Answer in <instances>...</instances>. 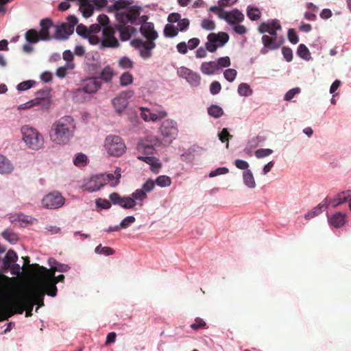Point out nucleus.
<instances>
[{"instance_id": "f257e3e1", "label": "nucleus", "mask_w": 351, "mask_h": 351, "mask_svg": "<svg viewBox=\"0 0 351 351\" xmlns=\"http://www.w3.org/2000/svg\"><path fill=\"white\" fill-rule=\"evenodd\" d=\"M113 3L107 7L108 13H114L117 24L135 26L137 5H132V0H109Z\"/></svg>"}, {"instance_id": "f03ea898", "label": "nucleus", "mask_w": 351, "mask_h": 351, "mask_svg": "<svg viewBox=\"0 0 351 351\" xmlns=\"http://www.w3.org/2000/svg\"><path fill=\"white\" fill-rule=\"evenodd\" d=\"M75 129L74 119L71 116H64L51 125L49 131L51 140L58 145H65L73 136Z\"/></svg>"}, {"instance_id": "7ed1b4c3", "label": "nucleus", "mask_w": 351, "mask_h": 351, "mask_svg": "<svg viewBox=\"0 0 351 351\" xmlns=\"http://www.w3.org/2000/svg\"><path fill=\"white\" fill-rule=\"evenodd\" d=\"M42 268L46 273L40 280V287L38 288L40 291H43L44 294L46 293L47 295L54 298L58 293L57 283L58 282H64L65 276L63 274L56 276L55 274L49 272L48 269L43 267Z\"/></svg>"}, {"instance_id": "20e7f679", "label": "nucleus", "mask_w": 351, "mask_h": 351, "mask_svg": "<svg viewBox=\"0 0 351 351\" xmlns=\"http://www.w3.org/2000/svg\"><path fill=\"white\" fill-rule=\"evenodd\" d=\"M51 88L38 90L35 93V98L19 106L18 109L25 110L35 106H40L42 110H48L52 104Z\"/></svg>"}, {"instance_id": "39448f33", "label": "nucleus", "mask_w": 351, "mask_h": 351, "mask_svg": "<svg viewBox=\"0 0 351 351\" xmlns=\"http://www.w3.org/2000/svg\"><path fill=\"white\" fill-rule=\"evenodd\" d=\"M21 133L23 134L22 140L29 148L37 150L43 145V137L34 128L24 125L21 128Z\"/></svg>"}, {"instance_id": "423d86ee", "label": "nucleus", "mask_w": 351, "mask_h": 351, "mask_svg": "<svg viewBox=\"0 0 351 351\" xmlns=\"http://www.w3.org/2000/svg\"><path fill=\"white\" fill-rule=\"evenodd\" d=\"M24 300L29 303V307L26 311L25 316L30 317L32 315V311L34 303L38 305L36 308V312L38 311L40 307L44 306L45 294L43 291H40L38 287L33 290L25 291L23 295Z\"/></svg>"}, {"instance_id": "0eeeda50", "label": "nucleus", "mask_w": 351, "mask_h": 351, "mask_svg": "<svg viewBox=\"0 0 351 351\" xmlns=\"http://www.w3.org/2000/svg\"><path fill=\"white\" fill-rule=\"evenodd\" d=\"M230 36L227 32L210 33L207 36L206 47L210 53H215L217 49L224 47L228 42Z\"/></svg>"}, {"instance_id": "6e6552de", "label": "nucleus", "mask_w": 351, "mask_h": 351, "mask_svg": "<svg viewBox=\"0 0 351 351\" xmlns=\"http://www.w3.org/2000/svg\"><path fill=\"white\" fill-rule=\"evenodd\" d=\"M105 146L109 155L120 156L125 153L126 146L124 141L119 136H108L105 140Z\"/></svg>"}, {"instance_id": "1a4fd4ad", "label": "nucleus", "mask_w": 351, "mask_h": 351, "mask_svg": "<svg viewBox=\"0 0 351 351\" xmlns=\"http://www.w3.org/2000/svg\"><path fill=\"white\" fill-rule=\"evenodd\" d=\"M161 144L160 140L156 136H149L144 140H141L136 145V150L141 154L138 156H154L155 147H159Z\"/></svg>"}, {"instance_id": "9d476101", "label": "nucleus", "mask_w": 351, "mask_h": 351, "mask_svg": "<svg viewBox=\"0 0 351 351\" xmlns=\"http://www.w3.org/2000/svg\"><path fill=\"white\" fill-rule=\"evenodd\" d=\"M159 130L163 140L168 144L176 139L178 134L177 123L173 119L164 120Z\"/></svg>"}, {"instance_id": "9b49d317", "label": "nucleus", "mask_w": 351, "mask_h": 351, "mask_svg": "<svg viewBox=\"0 0 351 351\" xmlns=\"http://www.w3.org/2000/svg\"><path fill=\"white\" fill-rule=\"evenodd\" d=\"M64 197L56 191L47 194L42 199V204L47 209L60 208L64 206Z\"/></svg>"}, {"instance_id": "f8f14e48", "label": "nucleus", "mask_w": 351, "mask_h": 351, "mask_svg": "<svg viewBox=\"0 0 351 351\" xmlns=\"http://www.w3.org/2000/svg\"><path fill=\"white\" fill-rule=\"evenodd\" d=\"M109 38L106 40H101L97 36L93 35L89 32L87 37L85 39L88 40V42L91 45H99L100 49H104L105 48H116L119 45L118 40L114 37V32L110 34Z\"/></svg>"}, {"instance_id": "ddd939ff", "label": "nucleus", "mask_w": 351, "mask_h": 351, "mask_svg": "<svg viewBox=\"0 0 351 351\" xmlns=\"http://www.w3.org/2000/svg\"><path fill=\"white\" fill-rule=\"evenodd\" d=\"M108 198L113 203V206H119L124 209H132L138 204V203L134 202L130 195L121 196L117 192L111 193L109 195ZM142 205L143 204L141 202L139 203L140 206Z\"/></svg>"}, {"instance_id": "4468645a", "label": "nucleus", "mask_w": 351, "mask_h": 351, "mask_svg": "<svg viewBox=\"0 0 351 351\" xmlns=\"http://www.w3.org/2000/svg\"><path fill=\"white\" fill-rule=\"evenodd\" d=\"M134 94V92L132 90H124L112 99V105L118 114H121L126 108L128 105V99L131 98Z\"/></svg>"}, {"instance_id": "2eb2a0df", "label": "nucleus", "mask_w": 351, "mask_h": 351, "mask_svg": "<svg viewBox=\"0 0 351 351\" xmlns=\"http://www.w3.org/2000/svg\"><path fill=\"white\" fill-rule=\"evenodd\" d=\"M86 69L93 75L99 74L101 69V60L99 53L97 51L89 52L86 55Z\"/></svg>"}, {"instance_id": "dca6fc26", "label": "nucleus", "mask_w": 351, "mask_h": 351, "mask_svg": "<svg viewBox=\"0 0 351 351\" xmlns=\"http://www.w3.org/2000/svg\"><path fill=\"white\" fill-rule=\"evenodd\" d=\"M53 21L50 18H45L40 20V29L39 31V36L38 39L32 41L27 40L29 44H36L39 40L41 41H49L52 39V36L50 35L49 30L51 27H54Z\"/></svg>"}, {"instance_id": "f3484780", "label": "nucleus", "mask_w": 351, "mask_h": 351, "mask_svg": "<svg viewBox=\"0 0 351 351\" xmlns=\"http://www.w3.org/2000/svg\"><path fill=\"white\" fill-rule=\"evenodd\" d=\"M101 86L99 78L95 77H88L84 81L82 87L76 89L75 95H80L82 93L94 94Z\"/></svg>"}, {"instance_id": "a211bd4d", "label": "nucleus", "mask_w": 351, "mask_h": 351, "mask_svg": "<svg viewBox=\"0 0 351 351\" xmlns=\"http://www.w3.org/2000/svg\"><path fill=\"white\" fill-rule=\"evenodd\" d=\"M104 179L101 176V174L93 175L84 181L82 187L88 193L97 192L104 186Z\"/></svg>"}, {"instance_id": "6ab92c4d", "label": "nucleus", "mask_w": 351, "mask_h": 351, "mask_svg": "<svg viewBox=\"0 0 351 351\" xmlns=\"http://www.w3.org/2000/svg\"><path fill=\"white\" fill-rule=\"evenodd\" d=\"M261 43L263 45L260 50L261 55H266L269 51L277 50L284 44L282 43V40H274V38H272L267 34L262 36Z\"/></svg>"}, {"instance_id": "aec40b11", "label": "nucleus", "mask_w": 351, "mask_h": 351, "mask_svg": "<svg viewBox=\"0 0 351 351\" xmlns=\"http://www.w3.org/2000/svg\"><path fill=\"white\" fill-rule=\"evenodd\" d=\"M327 221L331 228H341L346 223V214L336 212L332 215L326 214Z\"/></svg>"}, {"instance_id": "412c9836", "label": "nucleus", "mask_w": 351, "mask_h": 351, "mask_svg": "<svg viewBox=\"0 0 351 351\" xmlns=\"http://www.w3.org/2000/svg\"><path fill=\"white\" fill-rule=\"evenodd\" d=\"M54 28L55 34L52 36V38L57 40H66L73 34V30L69 28L64 23L55 25Z\"/></svg>"}, {"instance_id": "4be33fe9", "label": "nucleus", "mask_w": 351, "mask_h": 351, "mask_svg": "<svg viewBox=\"0 0 351 351\" xmlns=\"http://www.w3.org/2000/svg\"><path fill=\"white\" fill-rule=\"evenodd\" d=\"M101 176L104 179V186L108 182L111 187H116L120 182V178L121 177V168L117 167L114 173H100Z\"/></svg>"}, {"instance_id": "5701e85b", "label": "nucleus", "mask_w": 351, "mask_h": 351, "mask_svg": "<svg viewBox=\"0 0 351 351\" xmlns=\"http://www.w3.org/2000/svg\"><path fill=\"white\" fill-rule=\"evenodd\" d=\"M141 116L145 121H156L165 118L167 116V112L165 110L158 111L157 112H152L149 109L141 107Z\"/></svg>"}, {"instance_id": "b1692460", "label": "nucleus", "mask_w": 351, "mask_h": 351, "mask_svg": "<svg viewBox=\"0 0 351 351\" xmlns=\"http://www.w3.org/2000/svg\"><path fill=\"white\" fill-rule=\"evenodd\" d=\"M114 28L119 32L120 40L121 41H127L130 39L131 36L135 34L138 29L135 27L131 25L124 26L114 25Z\"/></svg>"}, {"instance_id": "393cba45", "label": "nucleus", "mask_w": 351, "mask_h": 351, "mask_svg": "<svg viewBox=\"0 0 351 351\" xmlns=\"http://www.w3.org/2000/svg\"><path fill=\"white\" fill-rule=\"evenodd\" d=\"M139 32L147 40H155L158 37V34L155 30L153 23L141 24V26L139 27Z\"/></svg>"}, {"instance_id": "a878e982", "label": "nucleus", "mask_w": 351, "mask_h": 351, "mask_svg": "<svg viewBox=\"0 0 351 351\" xmlns=\"http://www.w3.org/2000/svg\"><path fill=\"white\" fill-rule=\"evenodd\" d=\"M136 158L149 165L150 171L154 173H158L162 166V163L159 161V159L155 156H137Z\"/></svg>"}, {"instance_id": "bb28decb", "label": "nucleus", "mask_w": 351, "mask_h": 351, "mask_svg": "<svg viewBox=\"0 0 351 351\" xmlns=\"http://www.w3.org/2000/svg\"><path fill=\"white\" fill-rule=\"evenodd\" d=\"M351 190H346L338 193L334 197L329 198V205L333 208H337L346 203L349 198H350Z\"/></svg>"}, {"instance_id": "cd10ccee", "label": "nucleus", "mask_w": 351, "mask_h": 351, "mask_svg": "<svg viewBox=\"0 0 351 351\" xmlns=\"http://www.w3.org/2000/svg\"><path fill=\"white\" fill-rule=\"evenodd\" d=\"M282 29V26L278 19H269L266 21L261 23L258 27V31L260 34H265L267 32L273 29Z\"/></svg>"}, {"instance_id": "c85d7f7f", "label": "nucleus", "mask_w": 351, "mask_h": 351, "mask_svg": "<svg viewBox=\"0 0 351 351\" xmlns=\"http://www.w3.org/2000/svg\"><path fill=\"white\" fill-rule=\"evenodd\" d=\"M225 18L223 19L229 25L239 23L244 20V14L237 8H234L230 11H226Z\"/></svg>"}, {"instance_id": "c756f323", "label": "nucleus", "mask_w": 351, "mask_h": 351, "mask_svg": "<svg viewBox=\"0 0 351 351\" xmlns=\"http://www.w3.org/2000/svg\"><path fill=\"white\" fill-rule=\"evenodd\" d=\"M77 3L79 5V10L84 18L88 19L93 14L94 7L92 0H77Z\"/></svg>"}, {"instance_id": "7c9ffc66", "label": "nucleus", "mask_w": 351, "mask_h": 351, "mask_svg": "<svg viewBox=\"0 0 351 351\" xmlns=\"http://www.w3.org/2000/svg\"><path fill=\"white\" fill-rule=\"evenodd\" d=\"M329 206V198L326 197L317 206L314 207L311 210L304 215V218L307 220L311 219L315 217L320 215L324 210H326Z\"/></svg>"}, {"instance_id": "2f4dec72", "label": "nucleus", "mask_w": 351, "mask_h": 351, "mask_svg": "<svg viewBox=\"0 0 351 351\" xmlns=\"http://www.w3.org/2000/svg\"><path fill=\"white\" fill-rule=\"evenodd\" d=\"M47 263L51 269L60 273H66L71 269L68 264L60 263L54 258H49Z\"/></svg>"}, {"instance_id": "473e14b6", "label": "nucleus", "mask_w": 351, "mask_h": 351, "mask_svg": "<svg viewBox=\"0 0 351 351\" xmlns=\"http://www.w3.org/2000/svg\"><path fill=\"white\" fill-rule=\"evenodd\" d=\"M14 170L12 162L5 156L0 154V173L9 174Z\"/></svg>"}, {"instance_id": "72a5a7b5", "label": "nucleus", "mask_w": 351, "mask_h": 351, "mask_svg": "<svg viewBox=\"0 0 351 351\" xmlns=\"http://www.w3.org/2000/svg\"><path fill=\"white\" fill-rule=\"evenodd\" d=\"M200 71L204 75H213L218 69L215 61H208L201 64Z\"/></svg>"}, {"instance_id": "f704fd0d", "label": "nucleus", "mask_w": 351, "mask_h": 351, "mask_svg": "<svg viewBox=\"0 0 351 351\" xmlns=\"http://www.w3.org/2000/svg\"><path fill=\"white\" fill-rule=\"evenodd\" d=\"M97 21L99 27H97L96 29H93L95 32H98L100 30L101 27H103V33H106L107 30L110 29L112 28V25L110 23V19L106 14H101L97 16Z\"/></svg>"}, {"instance_id": "c9c22d12", "label": "nucleus", "mask_w": 351, "mask_h": 351, "mask_svg": "<svg viewBox=\"0 0 351 351\" xmlns=\"http://www.w3.org/2000/svg\"><path fill=\"white\" fill-rule=\"evenodd\" d=\"M99 73V76L96 77L99 78V81L103 80L106 83L110 82L114 75V71L110 65H106L104 69H101Z\"/></svg>"}, {"instance_id": "e433bc0d", "label": "nucleus", "mask_w": 351, "mask_h": 351, "mask_svg": "<svg viewBox=\"0 0 351 351\" xmlns=\"http://www.w3.org/2000/svg\"><path fill=\"white\" fill-rule=\"evenodd\" d=\"M243 182L248 189H253L256 187V182L251 170H245L242 173Z\"/></svg>"}, {"instance_id": "4c0bfd02", "label": "nucleus", "mask_w": 351, "mask_h": 351, "mask_svg": "<svg viewBox=\"0 0 351 351\" xmlns=\"http://www.w3.org/2000/svg\"><path fill=\"white\" fill-rule=\"evenodd\" d=\"M1 237L11 245H15L19 240L18 234L10 228H6L1 232Z\"/></svg>"}, {"instance_id": "58836bf2", "label": "nucleus", "mask_w": 351, "mask_h": 351, "mask_svg": "<svg viewBox=\"0 0 351 351\" xmlns=\"http://www.w3.org/2000/svg\"><path fill=\"white\" fill-rule=\"evenodd\" d=\"M246 14L249 19L252 21H258L261 17V12L260 9L252 5H249L247 7Z\"/></svg>"}, {"instance_id": "ea45409f", "label": "nucleus", "mask_w": 351, "mask_h": 351, "mask_svg": "<svg viewBox=\"0 0 351 351\" xmlns=\"http://www.w3.org/2000/svg\"><path fill=\"white\" fill-rule=\"evenodd\" d=\"M95 205L97 211H100L110 209L113 205V203L110 199H107L106 198L99 197L95 199Z\"/></svg>"}, {"instance_id": "a19ab883", "label": "nucleus", "mask_w": 351, "mask_h": 351, "mask_svg": "<svg viewBox=\"0 0 351 351\" xmlns=\"http://www.w3.org/2000/svg\"><path fill=\"white\" fill-rule=\"evenodd\" d=\"M296 54L300 58L309 61L312 59L309 49L304 44H300L298 47Z\"/></svg>"}, {"instance_id": "79ce46f5", "label": "nucleus", "mask_w": 351, "mask_h": 351, "mask_svg": "<svg viewBox=\"0 0 351 351\" xmlns=\"http://www.w3.org/2000/svg\"><path fill=\"white\" fill-rule=\"evenodd\" d=\"M207 112L209 116L215 119L220 118L224 113L223 108L217 104H211L208 106Z\"/></svg>"}, {"instance_id": "37998d69", "label": "nucleus", "mask_w": 351, "mask_h": 351, "mask_svg": "<svg viewBox=\"0 0 351 351\" xmlns=\"http://www.w3.org/2000/svg\"><path fill=\"white\" fill-rule=\"evenodd\" d=\"M186 81L190 84L192 87H197L199 86L201 82V76L200 75L195 71H191V73H189V76L186 79Z\"/></svg>"}, {"instance_id": "c03bdc74", "label": "nucleus", "mask_w": 351, "mask_h": 351, "mask_svg": "<svg viewBox=\"0 0 351 351\" xmlns=\"http://www.w3.org/2000/svg\"><path fill=\"white\" fill-rule=\"evenodd\" d=\"M238 95L241 97H249L253 94V90L247 83L242 82L238 86Z\"/></svg>"}, {"instance_id": "a18cd8bd", "label": "nucleus", "mask_w": 351, "mask_h": 351, "mask_svg": "<svg viewBox=\"0 0 351 351\" xmlns=\"http://www.w3.org/2000/svg\"><path fill=\"white\" fill-rule=\"evenodd\" d=\"M178 27L172 24H166L163 29L164 36L167 38H173L178 34Z\"/></svg>"}, {"instance_id": "49530a36", "label": "nucleus", "mask_w": 351, "mask_h": 351, "mask_svg": "<svg viewBox=\"0 0 351 351\" xmlns=\"http://www.w3.org/2000/svg\"><path fill=\"white\" fill-rule=\"evenodd\" d=\"M154 181L155 185H157L161 188L169 186L171 184V178L166 175L159 176Z\"/></svg>"}, {"instance_id": "de8ad7c7", "label": "nucleus", "mask_w": 351, "mask_h": 351, "mask_svg": "<svg viewBox=\"0 0 351 351\" xmlns=\"http://www.w3.org/2000/svg\"><path fill=\"white\" fill-rule=\"evenodd\" d=\"M95 253L108 256L113 255L115 253V250L110 247L102 246L101 244H99L95 249Z\"/></svg>"}, {"instance_id": "09e8293b", "label": "nucleus", "mask_w": 351, "mask_h": 351, "mask_svg": "<svg viewBox=\"0 0 351 351\" xmlns=\"http://www.w3.org/2000/svg\"><path fill=\"white\" fill-rule=\"evenodd\" d=\"M88 163V157L83 153L76 154L73 158V164L78 167H85Z\"/></svg>"}, {"instance_id": "8fccbe9b", "label": "nucleus", "mask_w": 351, "mask_h": 351, "mask_svg": "<svg viewBox=\"0 0 351 351\" xmlns=\"http://www.w3.org/2000/svg\"><path fill=\"white\" fill-rule=\"evenodd\" d=\"M134 77L128 71L123 73L119 77V82L121 86H127L132 84Z\"/></svg>"}, {"instance_id": "3c124183", "label": "nucleus", "mask_w": 351, "mask_h": 351, "mask_svg": "<svg viewBox=\"0 0 351 351\" xmlns=\"http://www.w3.org/2000/svg\"><path fill=\"white\" fill-rule=\"evenodd\" d=\"M218 71L223 68H228L231 65V60L229 56L220 57L215 60Z\"/></svg>"}, {"instance_id": "603ef678", "label": "nucleus", "mask_w": 351, "mask_h": 351, "mask_svg": "<svg viewBox=\"0 0 351 351\" xmlns=\"http://www.w3.org/2000/svg\"><path fill=\"white\" fill-rule=\"evenodd\" d=\"M137 10H136L135 16H136V21H135V25H140L141 26V24H145V23H149L150 22H147L148 20V16L147 15H142L140 16L141 12L142 10V7L137 5Z\"/></svg>"}, {"instance_id": "864d4df0", "label": "nucleus", "mask_w": 351, "mask_h": 351, "mask_svg": "<svg viewBox=\"0 0 351 351\" xmlns=\"http://www.w3.org/2000/svg\"><path fill=\"white\" fill-rule=\"evenodd\" d=\"M118 65L123 69H129L133 68L134 62L129 57L123 56L119 60Z\"/></svg>"}, {"instance_id": "5fc2aeb1", "label": "nucleus", "mask_w": 351, "mask_h": 351, "mask_svg": "<svg viewBox=\"0 0 351 351\" xmlns=\"http://www.w3.org/2000/svg\"><path fill=\"white\" fill-rule=\"evenodd\" d=\"M36 84V82L35 80H25V81H23V82L19 83L16 86V90L18 91H25V90H27L32 88V87H34V86Z\"/></svg>"}, {"instance_id": "6e6d98bb", "label": "nucleus", "mask_w": 351, "mask_h": 351, "mask_svg": "<svg viewBox=\"0 0 351 351\" xmlns=\"http://www.w3.org/2000/svg\"><path fill=\"white\" fill-rule=\"evenodd\" d=\"M34 221H36V219L32 217L30 215H25L23 213H18V221L21 222L20 226L24 227V223H33Z\"/></svg>"}, {"instance_id": "4d7b16f0", "label": "nucleus", "mask_w": 351, "mask_h": 351, "mask_svg": "<svg viewBox=\"0 0 351 351\" xmlns=\"http://www.w3.org/2000/svg\"><path fill=\"white\" fill-rule=\"evenodd\" d=\"M232 136L229 133L228 128H223L222 130L218 133V137L221 143L226 142V148H228L229 147L228 141L232 138Z\"/></svg>"}, {"instance_id": "13d9d810", "label": "nucleus", "mask_w": 351, "mask_h": 351, "mask_svg": "<svg viewBox=\"0 0 351 351\" xmlns=\"http://www.w3.org/2000/svg\"><path fill=\"white\" fill-rule=\"evenodd\" d=\"M130 196L136 202H143L147 197V194L141 189L135 190Z\"/></svg>"}, {"instance_id": "bf43d9fd", "label": "nucleus", "mask_w": 351, "mask_h": 351, "mask_svg": "<svg viewBox=\"0 0 351 351\" xmlns=\"http://www.w3.org/2000/svg\"><path fill=\"white\" fill-rule=\"evenodd\" d=\"M73 63H66L64 66H60L56 69V75L59 78H64L66 75V69L69 68L71 69H73Z\"/></svg>"}, {"instance_id": "052dcab7", "label": "nucleus", "mask_w": 351, "mask_h": 351, "mask_svg": "<svg viewBox=\"0 0 351 351\" xmlns=\"http://www.w3.org/2000/svg\"><path fill=\"white\" fill-rule=\"evenodd\" d=\"M237 75V71L234 69L228 68L223 71V77L228 82H234Z\"/></svg>"}, {"instance_id": "680f3d73", "label": "nucleus", "mask_w": 351, "mask_h": 351, "mask_svg": "<svg viewBox=\"0 0 351 351\" xmlns=\"http://www.w3.org/2000/svg\"><path fill=\"white\" fill-rule=\"evenodd\" d=\"M136 221V218L133 215H128L124 217L119 224L120 228L125 229L129 228Z\"/></svg>"}, {"instance_id": "e2e57ef3", "label": "nucleus", "mask_w": 351, "mask_h": 351, "mask_svg": "<svg viewBox=\"0 0 351 351\" xmlns=\"http://www.w3.org/2000/svg\"><path fill=\"white\" fill-rule=\"evenodd\" d=\"M209 11L217 14L218 17L220 19H222V20L226 19V18H225L226 10L221 6H220L219 4L217 5L211 6L209 8Z\"/></svg>"}, {"instance_id": "0e129e2a", "label": "nucleus", "mask_w": 351, "mask_h": 351, "mask_svg": "<svg viewBox=\"0 0 351 351\" xmlns=\"http://www.w3.org/2000/svg\"><path fill=\"white\" fill-rule=\"evenodd\" d=\"M201 27L205 30L213 31L215 29L216 25L213 20L210 19H204L201 22Z\"/></svg>"}, {"instance_id": "69168bd1", "label": "nucleus", "mask_w": 351, "mask_h": 351, "mask_svg": "<svg viewBox=\"0 0 351 351\" xmlns=\"http://www.w3.org/2000/svg\"><path fill=\"white\" fill-rule=\"evenodd\" d=\"M301 89L299 87H295L289 90L284 96V100L287 101H291L296 95H298Z\"/></svg>"}, {"instance_id": "338daca9", "label": "nucleus", "mask_w": 351, "mask_h": 351, "mask_svg": "<svg viewBox=\"0 0 351 351\" xmlns=\"http://www.w3.org/2000/svg\"><path fill=\"white\" fill-rule=\"evenodd\" d=\"M228 172H229V169L227 167H217L215 169L211 171L208 173V176L210 178H214L217 176L225 175V174L228 173Z\"/></svg>"}, {"instance_id": "774afa93", "label": "nucleus", "mask_w": 351, "mask_h": 351, "mask_svg": "<svg viewBox=\"0 0 351 351\" xmlns=\"http://www.w3.org/2000/svg\"><path fill=\"white\" fill-rule=\"evenodd\" d=\"M154 181L152 179L146 180L141 188L146 194L152 191L155 187Z\"/></svg>"}]
</instances>
